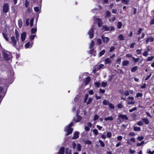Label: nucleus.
Segmentation results:
<instances>
[{"label": "nucleus", "instance_id": "obj_60", "mask_svg": "<svg viewBox=\"0 0 154 154\" xmlns=\"http://www.w3.org/2000/svg\"><path fill=\"white\" fill-rule=\"evenodd\" d=\"M35 36V35H31L30 36V38L31 40H33Z\"/></svg>", "mask_w": 154, "mask_h": 154}, {"label": "nucleus", "instance_id": "obj_5", "mask_svg": "<svg viewBox=\"0 0 154 154\" xmlns=\"http://www.w3.org/2000/svg\"><path fill=\"white\" fill-rule=\"evenodd\" d=\"M94 33V31L93 29V28H92L90 29L88 32V34L89 35L90 38H92L93 37Z\"/></svg>", "mask_w": 154, "mask_h": 154}, {"label": "nucleus", "instance_id": "obj_35", "mask_svg": "<svg viewBox=\"0 0 154 154\" xmlns=\"http://www.w3.org/2000/svg\"><path fill=\"white\" fill-rule=\"evenodd\" d=\"M111 15L110 12L109 11H107L106 12V16L107 17H109Z\"/></svg>", "mask_w": 154, "mask_h": 154}, {"label": "nucleus", "instance_id": "obj_11", "mask_svg": "<svg viewBox=\"0 0 154 154\" xmlns=\"http://www.w3.org/2000/svg\"><path fill=\"white\" fill-rule=\"evenodd\" d=\"M119 117L122 119H125L126 120H128V118L126 115L119 114Z\"/></svg>", "mask_w": 154, "mask_h": 154}, {"label": "nucleus", "instance_id": "obj_45", "mask_svg": "<svg viewBox=\"0 0 154 154\" xmlns=\"http://www.w3.org/2000/svg\"><path fill=\"white\" fill-rule=\"evenodd\" d=\"M34 21V19L33 18H32L30 21V24L31 26H32L33 25V23Z\"/></svg>", "mask_w": 154, "mask_h": 154}, {"label": "nucleus", "instance_id": "obj_28", "mask_svg": "<svg viewBox=\"0 0 154 154\" xmlns=\"http://www.w3.org/2000/svg\"><path fill=\"white\" fill-rule=\"evenodd\" d=\"M105 53V50H103L99 54V57H101Z\"/></svg>", "mask_w": 154, "mask_h": 154}, {"label": "nucleus", "instance_id": "obj_57", "mask_svg": "<svg viewBox=\"0 0 154 154\" xmlns=\"http://www.w3.org/2000/svg\"><path fill=\"white\" fill-rule=\"evenodd\" d=\"M97 43L99 45H100L102 43L101 40V39L98 38L97 40Z\"/></svg>", "mask_w": 154, "mask_h": 154}, {"label": "nucleus", "instance_id": "obj_36", "mask_svg": "<svg viewBox=\"0 0 154 154\" xmlns=\"http://www.w3.org/2000/svg\"><path fill=\"white\" fill-rule=\"evenodd\" d=\"M3 35L4 37V38H5V39L7 41H8V38L7 37V35L6 34L3 33Z\"/></svg>", "mask_w": 154, "mask_h": 154}, {"label": "nucleus", "instance_id": "obj_30", "mask_svg": "<svg viewBox=\"0 0 154 154\" xmlns=\"http://www.w3.org/2000/svg\"><path fill=\"white\" fill-rule=\"evenodd\" d=\"M66 154H71V152L68 148H66Z\"/></svg>", "mask_w": 154, "mask_h": 154}, {"label": "nucleus", "instance_id": "obj_42", "mask_svg": "<svg viewBox=\"0 0 154 154\" xmlns=\"http://www.w3.org/2000/svg\"><path fill=\"white\" fill-rule=\"evenodd\" d=\"M109 107L111 109H114V105L112 104L111 103H109Z\"/></svg>", "mask_w": 154, "mask_h": 154}, {"label": "nucleus", "instance_id": "obj_19", "mask_svg": "<svg viewBox=\"0 0 154 154\" xmlns=\"http://www.w3.org/2000/svg\"><path fill=\"white\" fill-rule=\"evenodd\" d=\"M19 27L20 28H21L23 26V23L22 20L21 19H20L18 21Z\"/></svg>", "mask_w": 154, "mask_h": 154}, {"label": "nucleus", "instance_id": "obj_43", "mask_svg": "<svg viewBox=\"0 0 154 154\" xmlns=\"http://www.w3.org/2000/svg\"><path fill=\"white\" fill-rule=\"evenodd\" d=\"M112 135V133L111 132H109L107 133V136L109 138L111 137Z\"/></svg>", "mask_w": 154, "mask_h": 154}, {"label": "nucleus", "instance_id": "obj_54", "mask_svg": "<svg viewBox=\"0 0 154 154\" xmlns=\"http://www.w3.org/2000/svg\"><path fill=\"white\" fill-rule=\"evenodd\" d=\"M30 46V42H29L26 43L25 45V47L26 48H28Z\"/></svg>", "mask_w": 154, "mask_h": 154}, {"label": "nucleus", "instance_id": "obj_12", "mask_svg": "<svg viewBox=\"0 0 154 154\" xmlns=\"http://www.w3.org/2000/svg\"><path fill=\"white\" fill-rule=\"evenodd\" d=\"M88 126H86L85 128V130L86 131H88L90 130V128L92 127V124L90 122H88Z\"/></svg>", "mask_w": 154, "mask_h": 154}, {"label": "nucleus", "instance_id": "obj_3", "mask_svg": "<svg viewBox=\"0 0 154 154\" xmlns=\"http://www.w3.org/2000/svg\"><path fill=\"white\" fill-rule=\"evenodd\" d=\"M103 29L104 31H106L114 30V29L113 27H108L106 25H104L103 26Z\"/></svg>", "mask_w": 154, "mask_h": 154}, {"label": "nucleus", "instance_id": "obj_64", "mask_svg": "<svg viewBox=\"0 0 154 154\" xmlns=\"http://www.w3.org/2000/svg\"><path fill=\"white\" fill-rule=\"evenodd\" d=\"M150 24L151 25L154 24V18L151 20Z\"/></svg>", "mask_w": 154, "mask_h": 154}, {"label": "nucleus", "instance_id": "obj_37", "mask_svg": "<svg viewBox=\"0 0 154 154\" xmlns=\"http://www.w3.org/2000/svg\"><path fill=\"white\" fill-rule=\"evenodd\" d=\"M3 90V88L2 87L0 86V99L2 97V96L1 94V93Z\"/></svg>", "mask_w": 154, "mask_h": 154}, {"label": "nucleus", "instance_id": "obj_39", "mask_svg": "<svg viewBox=\"0 0 154 154\" xmlns=\"http://www.w3.org/2000/svg\"><path fill=\"white\" fill-rule=\"evenodd\" d=\"M132 59L135 63H137L139 61L140 59L139 58H135L134 57H132Z\"/></svg>", "mask_w": 154, "mask_h": 154}, {"label": "nucleus", "instance_id": "obj_56", "mask_svg": "<svg viewBox=\"0 0 154 154\" xmlns=\"http://www.w3.org/2000/svg\"><path fill=\"white\" fill-rule=\"evenodd\" d=\"M92 98H89L88 102H87V104H90L92 102Z\"/></svg>", "mask_w": 154, "mask_h": 154}, {"label": "nucleus", "instance_id": "obj_29", "mask_svg": "<svg viewBox=\"0 0 154 154\" xmlns=\"http://www.w3.org/2000/svg\"><path fill=\"white\" fill-rule=\"evenodd\" d=\"M99 142L100 143L101 146L102 147H104L105 146V144L101 140H99Z\"/></svg>", "mask_w": 154, "mask_h": 154}, {"label": "nucleus", "instance_id": "obj_47", "mask_svg": "<svg viewBox=\"0 0 154 154\" xmlns=\"http://www.w3.org/2000/svg\"><path fill=\"white\" fill-rule=\"evenodd\" d=\"M144 141H142L140 143H138L137 144V146H140L141 145L143 144H144Z\"/></svg>", "mask_w": 154, "mask_h": 154}, {"label": "nucleus", "instance_id": "obj_1", "mask_svg": "<svg viewBox=\"0 0 154 154\" xmlns=\"http://www.w3.org/2000/svg\"><path fill=\"white\" fill-rule=\"evenodd\" d=\"M3 56L5 59L7 61H9L12 58L11 53L8 51L5 50L3 52Z\"/></svg>", "mask_w": 154, "mask_h": 154}, {"label": "nucleus", "instance_id": "obj_62", "mask_svg": "<svg viewBox=\"0 0 154 154\" xmlns=\"http://www.w3.org/2000/svg\"><path fill=\"white\" fill-rule=\"evenodd\" d=\"M76 146V144L75 142H73L72 144V146L73 149H74Z\"/></svg>", "mask_w": 154, "mask_h": 154}, {"label": "nucleus", "instance_id": "obj_26", "mask_svg": "<svg viewBox=\"0 0 154 154\" xmlns=\"http://www.w3.org/2000/svg\"><path fill=\"white\" fill-rule=\"evenodd\" d=\"M142 120L145 122L146 124H148L149 123V121L147 118H143L142 119Z\"/></svg>", "mask_w": 154, "mask_h": 154}, {"label": "nucleus", "instance_id": "obj_44", "mask_svg": "<svg viewBox=\"0 0 154 154\" xmlns=\"http://www.w3.org/2000/svg\"><path fill=\"white\" fill-rule=\"evenodd\" d=\"M143 94L141 93H138L137 94L136 97H141L142 96Z\"/></svg>", "mask_w": 154, "mask_h": 154}, {"label": "nucleus", "instance_id": "obj_27", "mask_svg": "<svg viewBox=\"0 0 154 154\" xmlns=\"http://www.w3.org/2000/svg\"><path fill=\"white\" fill-rule=\"evenodd\" d=\"M111 62V60L109 58H107L105 59V64H107L110 63Z\"/></svg>", "mask_w": 154, "mask_h": 154}, {"label": "nucleus", "instance_id": "obj_13", "mask_svg": "<svg viewBox=\"0 0 154 154\" xmlns=\"http://www.w3.org/2000/svg\"><path fill=\"white\" fill-rule=\"evenodd\" d=\"M65 152V148L63 147H61L58 152V154H64Z\"/></svg>", "mask_w": 154, "mask_h": 154}, {"label": "nucleus", "instance_id": "obj_20", "mask_svg": "<svg viewBox=\"0 0 154 154\" xmlns=\"http://www.w3.org/2000/svg\"><path fill=\"white\" fill-rule=\"evenodd\" d=\"M104 119L105 121H112L113 120V118L112 116H110L107 117H105L104 118Z\"/></svg>", "mask_w": 154, "mask_h": 154}, {"label": "nucleus", "instance_id": "obj_58", "mask_svg": "<svg viewBox=\"0 0 154 154\" xmlns=\"http://www.w3.org/2000/svg\"><path fill=\"white\" fill-rule=\"evenodd\" d=\"M137 124L138 125L141 126L143 125V123L142 121H140L137 122Z\"/></svg>", "mask_w": 154, "mask_h": 154}, {"label": "nucleus", "instance_id": "obj_6", "mask_svg": "<svg viewBox=\"0 0 154 154\" xmlns=\"http://www.w3.org/2000/svg\"><path fill=\"white\" fill-rule=\"evenodd\" d=\"M11 43L14 46L16 47L17 41L15 37L14 36H12L11 37Z\"/></svg>", "mask_w": 154, "mask_h": 154}, {"label": "nucleus", "instance_id": "obj_48", "mask_svg": "<svg viewBox=\"0 0 154 154\" xmlns=\"http://www.w3.org/2000/svg\"><path fill=\"white\" fill-rule=\"evenodd\" d=\"M154 58L153 56H151V57H148L147 59V61H151Z\"/></svg>", "mask_w": 154, "mask_h": 154}, {"label": "nucleus", "instance_id": "obj_14", "mask_svg": "<svg viewBox=\"0 0 154 154\" xmlns=\"http://www.w3.org/2000/svg\"><path fill=\"white\" fill-rule=\"evenodd\" d=\"M82 118V117L80 116H76V118L74 120L75 122H78L81 121Z\"/></svg>", "mask_w": 154, "mask_h": 154}, {"label": "nucleus", "instance_id": "obj_8", "mask_svg": "<svg viewBox=\"0 0 154 154\" xmlns=\"http://www.w3.org/2000/svg\"><path fill=\"white\" fill-rule=\"evenodd\" d=\"M91 78L90 77H87L85 79H84L83 82L85 85H87L91 81Z\"/></svg>", "mask_w": 154, "mask_h": 154}, {"label": "nucleus", "instance_id": "obj_21", "mask_svg": "<svg viewBox=\"0 0 154 154\" xmlns=\"http://www.w3.org/2000/svg\"><path fill=\"white\" fill-rule=\"evenodd\" d=\"M97 21L98 22V26L99 27H100L102 25L101 20L100 18L97 19Z\"/></svg>", "mask_w": 154, "mask_h": 154}, {"label": "nucleus", "instance_id": "obj_22", "mask_svg": "<svg viewBox=\"0 0 154 154\" xmlns=\"http://www.w3.org/2000/svg\"><path fill=\"white\" fill-rule=\"evenodd\" d=\"M138 69V66H137L133 67L131 69L132 72H134L136 71Z\"/></svg>", "mask_w": 154, "mask_h": 154}, {"label": "nucleus", "instance_id": "obj_59", "mask_svg": "<svg viewBox=\"0 0 154 154\" xmlns=\"http://www.w3.org/2000/svg\"><path fill=\"white\" fill-rule=\"evenodd\" d=\"M148 55V53L147 51H144L143 54V55L145 57H146Z\"/></svg>", "mask_w": 154, "mask_h": 154}, {"label": "nucleus", "instance_id": "obj_38", "mask_svg": "<svg viewBox=\"0 0 154 154\" xmlns=\"http://www.w3.org/2000/svg\"><path fill=\"white\" fill-rule=\"evenodd\" d=\"M93 131V132L94 133V135L96 136L98 134V131L96 129H94Z\"/></svg>", "mask_w": 154, "mask_h": 154}, {"label": "nucleus", "instance_id": "obj_10", "mask_svg": "<svg viewBox=\"0 0 154 154\" xmlns=\"http://www.w3.org/2000/svg\"><path fill=\"white\" fill-rule=\"evenodd\" d=\"M154 40V38L152 36H151L149 37L146 40V44H147L149 42V41L151 42H152Z\"/></svg>", "mask_w": 154, "mask_h": 154}, {"label": "nucleus", "instance_id": "obj_24", "mask_svg": "<svg viewBox=\"0 0 154 154\" xmlns=\"http://www.w3.org/2000/svg\"><path fill=\"white\" fill-rule=\"evenodd\" d=\"M122 24L121 22H118L117 23V26L118 28V29H120L122 26Z\"/></svg>", "mask_w": 154, "mask_h": 154}, {"label": "nucleus", "instance_id": "obj_50", "mask_svg": "<svg viewBox=\"0 0 154 154\" xmlns=\"http://www.w3.org/2000/svg\"><path fill=\"white\" fill-rule=\"evenodd\" d=\"M137 108L136 107H135L131 109H130L129 110L130 112H132L136 110L137 109Z\"/></svg>", "mask_w": 154, "mask_h": 154}, {"label": "nucleus", "instance_id": "obj_51", "mask_svg": "<svg viewBox=\"0 0 154 154\" xmlns=\"http://www.w3.org/2000/svg\"><path fill=\"white\" fill-rule=\"evenodd\" d=\"M107 85V83L106 82H102L101 84V86L102 87H105Z\"/></svg>", "mask_w": 154, "mask_h": 154}, {"label": "nucleus", "instance_id": "obj_61", "mask_svg": "<svg viewBox=\"0 0 154 154\" xmlns=\"http://www.w3.org/2000/svg\"><path fill=\"white\" fill-rule=\"evenodd\" d=\"M95 86H97V87H99L100 85V83L99 82H95Z\"/></svg>", "mask_w": 154, "mask_h": 154}, {"label": "nucleus", "instance_id": "obj_18", "mask_svg": "<svg viewBox=\"0 0 154 154\" xmlns=\"http://www.w3.org/2000/svg\"><path fill=\"white\" fill-rule=\"evenodd\" d=\"M118 38L121 41H123L125 39V37L122 34H121L119 35H118Z\"/></svg>", "mask_w": 154, "mask_h": 154}, {"label": "nucleus", "instance_id": "obj_32", "mask_svg": "<svg viewBox=\"0 0 154 154\" xmlns=\"http://www.w3.org/2000/svg\"><path fill=\"white\" fill-rule=\"evenodd\" d=\"M81 146L80 144H78L77 146V149L78 151H80L81 150Z\"/></svg>", "mask_w": 154, "mask_h": 154}, {"label": "nucleus", "instance_id": "obj_17", "mask_svg": "<svg viewBox=\"0 0 154 154\" xmlns=\"http://www.w3.org/2000/svg\"><path fill=\"white\" fill-rule=\"evenodd\" d=\"M79 132H76L74 133V136L72 137L73 139H76L79 137Z\"/></svg>", "mask_w": 154, "mask_h": 154}, {"label": "nucleus", "instance_id": "obj_41", "mask_svg": "<svg viewBox=\"0 0 154 154\" xmlns=\"http://www.w3.org/2000/svg\"><path fill=\"white\" fill-rule=\"evenodd\" d=\"M25 6L26 8H27L29 5V2L27 0H25Z\"/></svg>", "mask_w": 154, "mask_h": 154}, {"label": "nucleus", "instance_id": "obj_15", "mask_svg": "<svg viewBox=\"0 0 154 154\" xmlns=\"http://www.w3.org/2000/svg\"><path fill=\"white\" fill-rule=\"evenodd\" d=\"M15 33L16 35V38L17 41H18L19 40V38L20 37V34L18 31L16 29L15 32Z\"/></svg>", "mask_w": 154, "mask_h": 154}, {"label": "nucleus", "instance_id": "obj_33", "mask_svg": "<svg viewBox=\"0 0 154 154\" xmlns=\"http://www.w3.org/2000/svg\"><path fill=\"white\" fill-rule=\"evenodd\" d=\"M94 45V41L92 40L90 44V48H93Z\"/></svg>", "mask_w": 154, "mask_h": 154}, {"label": "nucleus", "instance_id": "obj_7", "mask_svg": "<svg viewBox=\"0 0 154 154\" xmlns=\"http://www.w3.org/2000/svg\"><path fill=\"white\" fill-rule=\"evenodd\" d=\"M101 38L103 41L106 44H107L109 41V38L104 37L103 35L101 36Z\"/></svg>", "mask_w": 154, "mask_h": 154}, {"label": "nucleus", "instance_id": "obj_25", "mask_svg": "<svg viewBox=\"0 0 154 154\" xmlns=\"http://www.w3.org/2000/svg\"><path fill=\"white\" fill-rule=\"evenodd\" d=\"M122 2L125 5H128L129 1V0H122Z\"/></svg>", "mask_w": 154, "mask_h": 154}, {"label": "nucleus", "instance_id": "obj_52", "mask_svg": "<svg viewBox=\"0 0 154 154\" xmlns=\"http://www.w3.org/2000/svg\"><path fill=\"white\" fill-rule=\"evenodd\" d=\"M123 107V105L122 103H119L117 105V107L119 108H122Z\"/></svg>", "mask_w": 154, "mask_h": 154}, {"label": "nucleus", "instance_id": "obj_40", "mask_svg": "<svg viewBox=\"0 0 154 154\" xmlns=\"http://www.w3.org/2000/svg\"><path fill=\"white\" fill-rule=\"evenodd\" d=\"M11 10L12 13H14L16 12V10L14 6H12L11 7Z\"/></svg>", "mask_w": 154, "mask_h": 154}, {"label": "nucleus", "instance_id": "obj_16", "mask_svg": "<svg viewBox=\"0 0 154 154\" xmlns=\"http://www.w3.org/2000/svg\"><path fill=\"white\" fill-rule=\"evenodd\" d=\"M129 61L128 60L123 61L122 62V65L123 66H127L129 64Z\"/></svg>", "mask_w": 154, "mask_h": 154}, {"label": "nucleus", "instance_id": "obj_9", "mask_svg": "<svg viewBox=\"0 0 154 154\" xmlns=\"http://www.w3.org/2000/svg\"><path fill=\"white\" fill-rule=\"evenodd\" d=\"M26 36V33L25 32H23L21 35V38L22 42H23L25 40Z\"/></svg>", "mask_w": 154, "mask_h": 154}, {"label": "nucleus", "instance_id": "obj_55", "mask_svg": "<svg viewBox=\"0 0 154 154\" xmlns=\"http://www.w3.org/2000/svg\"><path fill=\"white\" fill-rule=\"evenodd\" d=\"M88 94H86L85 95V100H84V103H85L86 102L87 100H88Z\"/></svg>", "mask_w": 154, "mask_h": 154}, {"label": "nucleus", "instance_id": "obj_53", "mask_svg": "<svg viewBox=\"0 0 154 154\" xmlns=\"http://www.w3.org/2000/svg\"><path fill=\"white\" fill-rule=\"evenodd\" d=\"M35 11L36 12H38L39 11V8L38 7H36L34 8Z\"/></svg>", "mask_w": 154, "mask_h": 154}, {"label": "nucleus", "instance_id": "obj_49", "mask_svg": "<svg viewBox=\"0 0 154 154\" xmlns=\"http://www.w3.org/2000/svg\"><path fill=\"white\" fill-rule=\"evenodd\" d=\"M29 19H27L26 20V24L27 26H28L29 24Z\"/></svg>", "mask_w": 154, "mask_h": 154}, {"label": "nucleus", "instance_id": "obj_46", "mask_svg": "<svg viewBox=\"0 0 154 154\" xmlns=\"http://www.w3.org/2000/svg\"><path fill=\"white\" fill-rule=\"evenodd\" d=\"M99 118V116L97 115H95L94 116V121H95L98 119Z\"/></svg>", "mask_w": 154, "mask_h": 154}, {"label": "nucleus", "instance_id": "obj_23", "mask_svg": "<svg viewBox=\"0 0 154 154\" xmlns=\"http://www.w3.org/2000/svg\"><path fill=\"white\" fill-rule=\"evenodd\" d=\"M103 104L105 105H109V101L105 99L103 101Z\"/></svg>", "mask_w": 154, "mask_h": 154}, {"label": "nucleus", "instance_id": "obj_2", "mask_svg": "<svg viewBox=\"0 0 154 154\" xmlns=\"http://www.w3.org/2000/svg\"><path fill=\"white\" fill-rule=\"evenodd\" d=\"M73 129L72 128H70L68 127L66 128L65 130V131L66 132H67V133L66 134V136H67L71 134L72 132Z\"/></svg>", "mask_w": 154, "mask_h": 154}, {"label": "nucleus", "instance_id": "obj_34", "mask_svg": "<svg viewBox=\"0 0 154 154\" xmlns=\"http://www.w3.org/2000/svg\"><path fill=\"white\" fill-rule=\"evenodd\" d=\"M134 131H140V128L139 127H134Z\"/></svg>", "mask_w": 154, "mask_h": 154}, {"label": "nucleus", "instance_id": "obj_4", "mask_svg": "<svg viewBox=\"0 0 154 154\" xmlns=\"http://www.w3.org/2000/svg\"><path fill=\"white\" fill-rule=\"evenodd\" d=\"M9 5L8 3H5L4 4L3 11L5 13H7L9 11Z\"/></svg>", "mask_w": 154, "mask_h": 154}, {"label": "nucleus", "instance_id": "obj_63", "mask_svg": "<svg viewBox=\"0 0 154 154\" xmlns=\"http://www.w3.org/2000/svg\"><path fill=\"white\" fill-rule=\"evenodd\" d=\"M115 49V47L114 46H112L111 47L109 50V52H111L112 51Z\"/></svg>", "mask_w": 154, "mask_h": 154}, {"label": "nucleus", "instance_id": "obj_31", "mask_svg": "<svg viewBox=\"0 0 154 154\" xmlns=\"http://www.w3.org/2000/svg\"><path fill=\"white\" fill-rule=\"evenodd\" d=\"M37 29L36 28H32L31 30V33L32 34L35 33Z\"/></svg>", "mask_w": 154, "mask_h": 154}]
</instances>
